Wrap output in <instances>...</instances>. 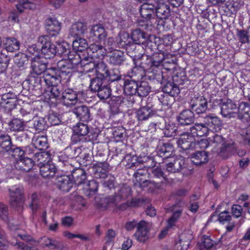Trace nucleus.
<instances>
[{
    "label": "nucleus",
    "mask_w": 250,
    "mask_h": 250,
    "mask_svg": "<svg viewBox=\"0 0 250 250\" xmlns=\"http://www.w3.org/2000/svg\"><path fill=\"white\" fill-rule=\"evenodd\" d=\"M106 54V50L103 45L92 43L89 45L86 54L75 52V58L77 62V66L83 67V71L89 72L94 69L98 61L94 58L102 59Z\"/></svg>",
    "instance_id": "obj_1"
},
{
    "label": "nucleus",
    "mask_w": 250,
    "mask_h": 250,
    "mask_svg": "<svg viewBox=\"0 0 250 250\" xmlns=\"http://www.w3.org/2000/svg\"><path fill=\"white\" fill-rule=\"evenodd\" d=\"M155 10V2L151 0H148V2L144 3L140 6V15L143 18L142 22L145 23L142 24L141 22H140L139 24L141 26H145V29L151 30L149 27L159 24L160 21L156 17Z\"/></svg>",
    "instance_id": "obj_2"
},
{
    "label": "nucleus",
    "mask_w": 250,
    "mask_h": 250,
    "mask_svg": "<svg viewBox=\"0 0 250 250\" xmlns=\"http://www.w3.org/2000/svg\"><path fill=\"white\" fill-rule=\"evenodd\" d=\"M91 91L97 92V96L101 100H106L111 95V90L109 85L104 83L103 80L99 77H96L91 80L90 84Z\"/></svg>",
    "instance_id": "obj_3"
},
{
    "label": "nucleus",
    "mask_w": 250,
    "mask_h": 250,
    "mask_svg": "<svg viewBox=\"0 0 250 250\" xmlns=\"http://www.w3.org/2000/svg\"><path fill=\"white\" fill-rule=\"evenodd\" d=\"M209 139L212 142L211 145L214 147V151L224 158L228 157L232 143L226 141L221 135L218 134H215Z\"/></svg>",
    "instance_id": "obj_4"
},
{
    "label": "nucleus",
    "mask_w": 250,
    "mask_h": 250,
    "mask_svg": "<svg viewBox=\"0 0 250 250\" xmlns=\"http://www.w3.org/2000/svg\"><path fill=\"white\" fill-rule=\"evenodd\" d=\"M31 71L29 75V81L30 82L32 81H40V78L38 76L41 75L47 69L46 68V64L43 62V60L40 56H36L32 59L31 62Z\"/></svg>",
    "instance_id": "obj_5"
},
{
    "label": "nucleus",
    "mask_w": 250,
    "mask_h": 250,
    "mask_svg": "<svg viewBox=\"0 0 250 250\" xmlns=\"http://www.w3.org/2000/svg\"><path fill=\"white\" fill-rule=\"evenodd\" d=\"M184 204L185 203L182 201H180L174 205L172 209L173 213L167 220V226L165 229L162 230L159 235V237L163 238L164 237L169 229L175 226L176 224L182 215Z\"/></svg>",
    "instance_id": "obj_6"
},
{
    "label": "nucleus",
    "mask_w": 250,
    "mask_h": 250,
    "mask_svg": "<svg viewBox=\"0 0 250 250\" xmlns=\"http://www.w3.org/2000/svg\"><path fill=\"white\" fill-rule=\"evenodd\" d=\"M68 60H62L59 61L57 63V67L56 69L62 71V75H71L73 71L76 70L77 66V62L75 58L74 54L70 52L68 56Z\"/></svg>",
    "instance_id": "obj_7"
},
{
    "label": "nucleus",
    "mask_w": 250,
    "mask_h": 250,
    "mask_svg": "<svg viewBox=\"0 0 250 250\" xmlns=\"http://www.w3.org/2000/svg\"><path fill=\"white\" fill-rule=\"evenodd\" d=\"M38 44L41 45V50L45 58H50L57 53V45L51 43L50 38L47 35L39 37Z\"/></svg>",
    "instance_id": "obj_8"
},
{
    "label": "nucleus",
    "mask_w": 250,
    "mask_h": 250,
    "mask_svg": "<svg viewBox=\"0 0 250 250\" xmlns=\"http://www.w3.org/2000/svg\"><path fill=\"white\" fill-rule=\"evenodd\" d=\"M89 131V128L87 124L78 123L73 127V133L71 137V141L74 144L87 141L85 137Z\"/></svg>",
    "instance_id": "obj_9"
},
{
    "label": "nucleus",
    "mask_w": 250,
    "mask_h": 250,
    "mask_svg": "<svg viewBox=\"0 0 250 250\" xmlns=\"http://www.w3.org/2000/svg\"><path fill=\"white\" fill-rule=\"evenodd\" d=\"M208 100L203 96L198 94L194 95L192 97L190 102V107L196 112L197 114L205 113L208 109Z\"/></svg>",
    "instance_id": "obj_10"
},
{
    "label": "nucleus",
    "mask_w": 250,
    "mask_h": 250,
    "mask_svg": "<svg viewBox=\"0 0 250 250\" xmlns=\"http://www.w3.org/2000/svg\"><path fill=\"white\" fill-rule=\"evenodd\" d=\"M79 94V92L71 88H67L62 92L61 101L64 106L72 107L78 103Z\"/></svg>",
    "instance_id": "obj_11"
},
{
    "label": "nucleus",
    "mask_w": 250,
    "mask_h": 250,
    "mask_svg": "<svg viewBox=\"0 0 250 250\" xmlns=\"http://www.w3.org/2000/svg\"><path fill=\"white\" fill-rule=\"evenodd\" d=\"M132 190L130 187L124 184L121 186L117 191L113 197L110 196L108 198V203L117 204L121 201L126 199L131 195Z\"/></svg>",
    "instance_id": "obj_12"
},
{
    "label": "nucleus",
    "mask_w": 250,
    "mask_h": 250,
    "mask_svg": "<svg viewBox=\"0 0 250 250\" xmlns=\"http://www.w3.org/2000/svg\"><path fill=\"white\" fill-rule=\"evenodd\" d=\"M9 192L11 205L16 208L21 207L24 201L23 188L14 187L9 189Z\"/></svg>",
    "instance_id": "obj_13"
},
{
    "label": "nucleus",
    "mask_w": 250,
    "mask_h": 250,
    "mask_svg": "<svg viewBox=\"0 0 250 250\" xmlns=\"http://www.w3.org/2000/svg\"><path fill=\"white\" fill-rule=\"evenodd\" d=\"M58 73L55 67L48 68L43 76L45 83L49 86L59 85L61 83V76Z\"/></svg>",
    "instance_id": "obj_14"
},
{
    "label": "nucleus",
    "mask_w": 250,
    "mask_h": 250,
    "mask_svg": "<svg viewBox=\"0 0 250 250\" xmlns=\"http://www.w3.org/2000/svg\"><path fill=\"white\" fill-rule=\"evenodd\" d=\"M164 0H153L155 4L156 17L160 19H167L170 16V10L169 6L164 2Z\"/></svg>",
    "instance_id": "obj_15"
},
{
    "label": "nucleus",
    "mask_w": 250,
    "mask_h": 250,
    "mask_svg": "<svg viewBox=\"0 0 250 250\" xmlns=\"http://www.w3.org/2000/svg\"><path fill=\"white\" fill-rule=\"evenodd\" d=\"M195 114L190 109L182 111L177 117L178 125L181 126L188 125L194 123Z\"/></svg>",
    "instance_id": "obj_16"
},
{
    "label": "nucleus",
    "mask_w": 250,
    "mask_h": 250,
    "mask_svg": "<svg viewBox=\"0 0 250 250\" xmlns=\"http://www.w3.org/2000/svg\"><path fill=\"white\" fill-rule=\"evenodd\" d=\"M237 107L236 104L232 100H224L221 104V113L224 117L232 118L236 116V112L234 111Z\"/></svg>",
    "instance_id": "obj_17"
},
{
    "label": "nucleus",
    "mask_w": 250,
    "mask_h": 250,
    "mask_svg": "<svg viewBox=\"0 0 250 250\" xmlns=\"http://www.w3.org/2000/svg\"><path fill=\"white\" fill-rule=\"evenodd\" d=\"M149 228L148 224L145 221H141L137 225V229L134 236L137 240L144 242L148 238Z\"/></svg>",
    "instance_id": "obj_18"
},
{
    "label": "nucleus",
    "mask_w": 250,
    "mask_h": 250,
    "mask_svg": "<svg viewBox=\"0 0 250 250\" xmlns=\"http://www.w3.org/2000/svg\"><path fill=\"white\" fill-rule=\"evenodd\" d=\"M61 23L56 18H48L45 21V29L51 36H57L61 30Z\"/></svg>",
    "instance_id": "obj_19"
},
{
    "label": "nucleus",
    "mask_w": 250,
    "mask_h": 250,
    "mask_svg": "<svg viewBox=\"0 0 250 250\" xmlns=\"http://www.w3.org/2000/svg\"><path fill=\"white\" fill-rule=\"evenodd\" d=\"M237 118L243 123H250V105L245 102L241 103L236 113Z\"/></svg>",
    "instance_id": "obj_20"
},
{
    "label": "nucleus",
    "mask_w": 250,
    "mask_h": 250,
    "mask_svg": "<svg viewBox=\"0 0 250 250\" xmlns=\"http://www.w3.org/2000/svg\"><path fill=\"white\" fill-rule=\"evenodd\" d=\"M194 138L190 132L182 134L178 140L179 147L183 150L192 149Z\"/></svg>",
    "instance_id": "obj_21"
},
{
    "label": "nucleus",
    "mask_w": 250,
    "mask_h": 250,
    "mask_svg": "<svg viewBox=\"0 0 250 250\" xmlns=\"http://www.w3.org/2000/svg\"><path fill=\"white\" fill-rule=\"evenodd\" d=\"M208 130H214L216 131L220 129L221 125L219 119L213 114H208L203 117V122Z\"/></svg>",
    "instance_id": "obj_22"
},
{
    "label": "nucleus",
    "mask_w": 250,
    "mask_h": 250,
    "mask_svg": "<svg viewBox=\"0 0 250 250\" xmlns=\"http://www.w3.org/2000/svg\"><path fill=\"white\" fill-rule=\"evenodd\" d=\"M185 159L182 156H179L175 159L173 162L167 163L166 165V168L169 172L177 173L183 169L185 167Z\"/></svg>",
    "instance_id": "obj_23"
},
{
    "label": "nucleus",
    "mask_w": 250,
    "mask_h": 250,
    "mask_svg": "<svg viewBox=\"0 0 250 250\" xmlns=\"http://www.w3.org/2000/svg\"><path fill=\"white\" fill-rule=\"evenodd\" d=\"M73 112L82 121L87 122L91 119L90 110L86 105H80L74 108Z\"/></svg>",
    "instance_id": "obj_24"
},
{
    "label": "nucleus",
    "mask_w": 250,
    "mask_h": 250,
    "mask_svg": "<svg viewBox=\"0 0 250 250\" xmlns=\"http://www.w3.org/2000/svg\"><path fill=\"white\" fill-rule=\"evenodd\" d=\"M87 30L86 24L82 22L73 23L69 29V36L72 37L79 38L82 36Z\"/></svg>",
    "instance_id": "obj_25"
},
{
    "label": "nucleus",
    "mask_w": 250,
    "mask_h": 250,
    "mask_svg": "<svg viewBox=\"0 0 250 250\" xmlns=\"http://www.w3.org/2000/svg\"><path fill=\"white\" fill-rule=\"evenodd\" d=\"M57 187L61 190L67 192L73 186L70 177L67 175H62L57 177L56 182Z\"/></svg>",
    "instance_id": "obj_26"
},
{
    "label": "nucleus",
    "mask_w": 250,
    "mask_h": 250,
    "mask_svg": "<svg viewBox=\"0 0 250 250\" xmlns=\"http://www.w3.org/2000/svg\"><path fill=\"white\" fill-rule=\"evenodd\" d=\"M34 165L33 160L26 157L18 160L15 167L18 170L27 172L32 168Z\"/></svg>",
    "instance_id": "obj_27"
},
{
    "label": "nucleus",
    "mask_w": 250,
    "mask_h": 250,
    "mask_svg": "<svg viewBox=\"0 0 250 250\" xmlns=\"http://www.w3.org/2000/svg\"><path fill=\"white\" fill-rule=\"evenodd\" d=\"M153 105L146 106L140 108L137 112V117L139 121H145L153 115V111L155 110Z\"/></svg>",
    "instance_id": "obj_28"
},
{
    "label": "nucleus",
    "mask_w": 250,
    "mask_h": 250,
    "mask_svg": "<svg viewBox=\"0 0 250 250\" xmlns=\"http://www.w3.org/2000/svg\"><path fill=\"white\" fill-rule=\"evenodd\" d=\"M40 171V174L42 177L50 179L55 176L57 171V168L54 165L48 163L41 165Z\"/></svg>",
    "instance_id": "obj_29"
},
{
    "label": "nucleus",
    "mask_w": 250,
    "mask_h": 250,
    "mask_svg": "<svg viewBox=\"0 0 250 250\" xmlns=\"http://www.w3.org/2000/svg\"><path fill=\"white\" fill-rule=\"evenodd\" d=\"M32 142L36 148L38 150H44L48 147V143L46 136L35 135Z\"/></svg>",
    "instance_id": "obj_30"
},
{
    "label": "nucleus",
    "mask_w": 250,
    "mask_h": 250,
    "mask_svg": "<svg viewBox=\"0 0 250 250\" xmlns=\"http://www.w3.org/2000/svg\"><path fill=\"white\" fill-rule=\"evenodd\" d=\"M90 36L95 37L100 42L104 41L107 36V33L104 27L101 24H97L92 26L90 31Z\"/></svg>",
    "instance_id": "obj_31"
},
{
    "label": "nucleus",
    "mask_w": 250,
    "mask_h": 250,
    "mask_svg": "<svg viewBox=\"0 0 250 250\" xmlns=\"http://www.w3.org/2000/svg\"><path fill=\"white\" fill-rule=\"evenodd\" d=\"M190 133L193 136L207 135L209 130L204 123H195L190 127Z\"/></svg>",
    "instance_id": "obj_32"
},
{
    "label": "nucleus",
    "mask_w": 250,
    "mask_h": 250,
    "mask_svg": "<svg viewBox=\"0 0 250 250\" xmlns=\"http://www.w3.org/2000/svg\"><path fill=\"white\" fill-rule=\"evenodd\" d=\"M108 57L109 63L114 65H121L125 60L124 53L118 50L111 52Z\"/></svg>",
    "instance_id": "obj_33"
},
{
    "label": "nucleus",
    "mask_w": 250,
    "mask_h": 250,
    "mask_svg": "<svg viewBox=\"0 0 250 250\" xmlns=\"http://www.w3.org/2000/svg\"><path fill=\"white\" fill-rule=\"evenodd\" d=\"M191 162L196 166L201 165L208 161V155L206 151L197 150L191 155Z\"/></svg>",
    "instance_id": "obj_34"
},
{
    "label": "nucleus",
    "mask_w": 250,
    "mask_h": 250,
    "mask_svg": "<svg viewBox=\"0 0 250 250\" xmlns=\"http://www.w3.org/2000/svg\"><path fill=\"white\" fill-rule=\"evenodd\" d=\"M98 183L94 180L89 181L82 188L83 193L86 196L90 197L97 192L98 188Z\"/></svg>",
    "instance_id": "obj_35"
},
{
    "label": "nucleus",
    "mask_w": 250,
    "mask_h": 250,
    "mask_svg": "<svg viewBox=\"0 0 250 250\" xmlns=\"http://www.w3.org/2000/svg\"><path fill=\"white\" fill-rule=\"evenodd\" d=\"M38 243H41V245L43 247H48L50 249H62L63 246L60 242L51 239L46 236H44L39 239Z\"/></svg>",
    "instance_id": "obj_36"
},
{
    "label": "nucleus",
    "mask_w": 250,
    "mask_h": 250,
    "mask_svg": "<svg viewBox=\"0 0 250 250\" xmlns=\"http://www.w3.org/2000/svg\"><path fill=\"white\" fill-rule=\"evenodd\" d=\"M173 147L172 145L168 143L160 144L157 147V155L163 159H167L172 154Z\"/></svg>",
    "instance_id": "obj_37"
},
{
    "label": "nucleus",
    "mask_w": 250,
    "mask_h": 250,
    "mask_svg": "<svg viewBox=\"0 0 250 250\" xmlns=\"http://www.w3.org/2000/svg\"><path fill=\"white\" fill-rule=\"evenodd\" d=\"M162 181L155 182L146 179L141 184H139L137 188H140L143 190L147 189L150 192H153L155 189L160 188L162 186Z\"/></svg>",
    "instance_id": "obj_38"
},
{
    "label": "nucleus",
    "mask_w": 250,
    "mask_h": 250,
    "mask_svg": "<svg viewBox=\"0 0 250 250\" xmlns=\"http://www.w3.org/2000/svg\"><path fill=\"white\" fill-rule=\"evenodd\" d=\"M124 83V91L125 94L131 95L137 93L138 85L137 82L127 79Z\"/></svg>",
    "instance_id": "obj_39"
},
{
    "label": "nucleus",
    "mask_w": 250,
    "mask_h": 250,
    "mask_svg": "<svg viewBox=\"0 0 250 250\" xmlns=\"http://www.w3.org/2000/svg\"><path fill=\"white\" fill-rule=\"evenodd\" d=\"M72 46L74 51L71 52L73 54H74L75 52H82L85 50L87 51L88 48L86 40L82 38H77L76 39L73 41Z\"/></svg>",
    "instance_id": "obj_40"
},
{
    "label": "nucleus",
    "mask_w": 250,
    "mask_h": 250,
    "mask_svg": "<svg viewBox=\"0 0 250 250\" xmlns=\"http://www.w3.org/2000/svg\"><path fill=\"white\" fill-rule=\"evenodd\" d=\"M34 164H36L39 167L41 165L48 164L50 161V155L46 151L36 152L33 155Z\"/></svg>",
    "instance_id": "obj_41"
},
{
    "label": "nucleus",
    "mask_w": 250,
    "mask_h": 250,
    "mask_svg": "<svg viewBox=\"0 0 250 250\" xmlns=\"http://www.w3.org/2000/svg\"><path fill=\"white\" fill-rule=\"evenodd\" d=\"M109 166L107 163L101 164L100 166L96 167L95 172L94 173V177L97 179H105L107 178L108 174Z\"/></svg>",
    "instance_id": "obj_42"
},
{
    "label": "nucleus",
    "mask_w": 250,
    "mask_h": 250,
    "mask_svg": "<svg viewBox=\"0 0 250 250\" xmlns=\"http://www.w3.org/2000/svg\"><path fill=\"white\" fill-rule=\"evenodd\" d=\"M131 41V37H130L129 34L123 32L119 33L116 42L119 47L125 48L130 44Z\"/></svg>",
    "instance_id": "obj_43"
},
{
    "label": "nucleus",
    "mask_w": 250,
    "mask_h": 250,
    "mask_svg": "<svg viewBox=\"0 0 250 250\" xmlns=\"http://www.w3.org/2000/svg\"><path fill=\"white\" fill-rule=\"evenodd\" d=\"M5 50L7 52H14L20 48V43L15 38H7L3 41Z\"/></svg>",
    "instance_id": "obj_44"
},
{
    "label": "nucleus",
    "mask_w": 250,
    "mask_h": 250,
    "mask_svg": "<svg viewBox=\"0 0 250 250\" xmlns=\"http://www.w3.org/2000/svg\"><path fill=\"white\" fill-rule=\"evenodd\" d=\"M72 176L74 180L75 185L78 186L85 185V181L86 179L85 172L82 169H78L73 172Z\"/></svg>",
    "instance_id": "obj_45"
},
{
    "label": "nucleus",
    "mask_w": 250,
    "mask_h": 250,
    "mask_svg": "<svg viewBox=\"0 0 250 250\" xmlns=\"http://www.w3.org/2000/svg\"><path fill=\"white\" fill-rule=\"evenodd\" d=\"M174 97L175 96H171L167 94L163 93L157 96V99L155 98L153 99V100L155 101L158 100L160 102V103L162 104V105L164 106H168L169 105H171L174 102ZM152 100V98H148L147 99V101H149L150 102Z\"/></svg>",
    "instance_id": "obj_46"
},
{
    "label": "nucleus",
    "mask_w": 250,
    "mask_h": 250,
    "mask_svg": "<svg viewBox=\"0 0 250 250\" xmlns=\"http://www.w3.org/2000/svg\"><path fill=\"white\" fill-rule=\"evenodd\" d=\"M214 241L210 236L203 235L201 236L200 240L198 242V246L200 250H210L214 246Z\"/></svg>",
    "instance_id": "obj_47"
},
{
    "label": "nucleus",
    "mask_w": 250,
    "mask_h": 250,
    "mask_svg": "<svg viewBox=\"0 0 250 250\" xmlns=\"http://www.w3.org/2000/svg\"><path fill=\"white\" fill-rule=\"evenodd\" d=\"M94 69L96 73L97 77L101 78L102 80L107 77L108 69L106 64L102 61H97Z\"/></svg>",
    "instance_id": "obj_48"
},
{
    "label": "nucleus",
    "mask_w": 250,
    "mask_h": 250,
    "mask_svg": "<svg viewBox=\"0 0 250 250\" xmlns=\"http://www.w3.org/2000/svg\"><path fill=\"white\" fill-rule=\"evenodd\" d=\"M145 76V69L142 67H134L129 72L130 79L136 82L141 80Z\"/></svg>",
    "instance_id": "obj_49"
},
{
    "label": "nucleus",
    "mask_w": 250,
    "mask_h": 250,
    "mask_svg": "<svg viewBox=\"0 0 250 250\" xmlns=\"http://www.w3.org/2000/svg\"><path fill=\"white\" fill-rule=\"evenodd\" d=\"M146 37L145 33L140 29H136L132 32L131 40L136 44H143L146 42Z\"/></svg>",
    "instance_id": "obj_50"
},
{
    "label": "nucleus",
    "mask_w": 250,
    "mask_h": 250,
    "mask_svg": "<svg viewBox=\"0 0 250 250\" xmlns=\"http://www.w3.org/2000/svg\"><path fill=\"white\" fill-rule=\"evenodd\" d=\"M163 93L176 96L180 93L178 86L173 82H168L163 88Z\"/></svg>",
    "instance_id": "obj_51"
},
{
    "label": "nucleus",
    "mask_w": 250,
    "mask_h": 250,
    "mask_svg": "<svg viewBox=\"0 0 250 250\" xmlns=\"http://www.w3.org/2000/svg\"><path fill=\"white\" fill-rule=\"evenodd\" d=\"M16 95L13 92H9L3 94L1 96V104L3 105H9V108H12L15 104Z\"/></svg>",
    "instance_id": "obj_52"
},
{
    "label": "nucleus",
    "mask_w": 250,
    "mask_h": 250,
    "mask_svg": "<svg viewBox=\"0 0 250 250\" xmlns=\"http://www.w3.org/2000/svg\"><path fill=\"white\" fill-rule=\"evenodd\" d=\"M14 145L12 144L11 137L8 135L0 136V147L8 152Z\"/></svg>",
    "instance_id": "obj_53"
},
{
    "label": "nucleus",
    "mask_w": 250,
    "mask_h": 250,
    "mask_svg": "<svg viewBox=\"0 0 250 250\" xmlns=\"http://www.w3.org/2000/svg\"><path fill=\"white\" fill-rule=\"evenodd\" d=\"M217 217V220L222 224H225L227 222H229L231 219V216L228 211H224L220 212L218 215L217 214V211L215 212V214H213L211 217L210 220L211 221L214 220V218Z\"/></svg>",
    "instance_id": "obj_54"
},
{
    "label": "nucleus",
    "mask_w": 250,
    "mask_h": 250,
    "mask_svg": "<svg viewBox=\"0 0 250 250\" xmlns=\"http://www.w3.org/2000/svg\"><path fill=\"white\" fill-rule=\"evenodd\" d=\"M147 174V170L146 169H138L137 170V171L135 172L134 174V176L135 177V186L137 188V187L139 185V184H141L145 181L146 179V176Z\"/></svg>",
    "instance_id": "obj_55"
},
{
    "label": "nucleus",
    "mask_w": 250,
    "mask_h": 250,
    "mask_svg": "<svg viewBox=\"0 0 250 250\" xmlns=\"http://www.w3.org/2000/svg\"><path fill=\"white\" fill-rule=\"evenodd\" d=\"M8 125L10 129L13 131H20L24 129L23 122L17 118L12 120Z\"/></svg>",
    "instance_id": "obj_56"
},
{
    "label": "nucleus",
    "mask_w": 250,
    "mask_h": 250,
    "mask_svg": "<svg viewBox=\"0 0 250 250\" xmlns=\"http://www.w3.org/2000/svg\"><path fill=\"white\" fill-rule=\"evenodd\" d=\"M3 51L0 52V73H3L6 70L10 60L9 57Z\"/></svg>",
    "instance_id": "obj_57"
},
{
    "label": "nucleus",
    "mask_w": 250,
    "mask_h": 250,
    "mask_svg": "<svg viewBox=\"0 0 250 250\" xmlns=\"http://www.w3.org/2000/svg\"><path fill=\"white\" fill-rule=\"evenodd\" d=\"M150 91V87L145 82H142L138 85L137 93L140 97H145L148 95Z\"/></svg>",
    "instance_id": "obj_58"
},
{
    "label": "nucleus",
    "mask_w": 250,
    "mask_h": 250,
    "mask_svg": "<svg viewBox=\"0 0 250 250\" xmlns=\"http://www.w3.org/2000/svg\"><path fill=\"white\" fill-rule=\"evenodd\" d=\"M20 112L22 116L24 118V121L25 122L30 121L31 119L33 117L32 109L29 105L23 106L21 108Z\"/></svg>",
    "instance_id": "obj_59"
},
{
    "label": "nucleus",
    "mask_w": 250,
    "mask_h": 250,
    "mask_svg": "<svg viewBox=\"0 0 250 250\" xmlns=\"http://www.w3.org/2000/svg\"><path fill=\"white\" fill-rule=\"evenodd\" d=\"M151 62L154 67H157L163 62L165 59V55L163 53H155L150 56ZM151 62V60L149 61Z\"/></svg>",
    "instance_id": "obj_60"
},
{
    "label": "nucleus",
    "mask_w": 250,
    "mask_h": 250,
    "mask_svg": "<svg viewBox=\"0 0 250 250\" xmlns=\"http://www.w3.org/2000/svg\"><path fill=\"white\" fill-rule=\"evenodd\" d=\"M209 146V144L208 140L207 139H201V140L194 142L193 144L192 149L194 148L197 150L200 149L202 151L208 147Z\"/></svg>",
    "instance_id": "obj_61"
},
{
    "label": "nucleus",
    "mask_w": 250,
    "mask_h": 250,
    "mask_svg": "<svg viewBox=\"0 0 250 250\" xmlns=\"http://www.w3.org/2000/svg\"><path fill=\"white\" fill-rule=\"evenodd\" d=\"M9 154L14 157L16 159L19 160L22 158V157L24 155L23 150L21 147H18L15 145H13L10 150L8 151Z\"/></svg>",
    "instance_id": "obj_62"
},
{
    "label": "nucleus",
    "mask_w": 250,
    "mask_h": 250,
    "mask_svg": "<svg viewBox=\"0 0 250 250\" xmlns=\"http://www.w3.org/2000/svg\"><path fill=\"white\" fill-rule=\"evenodd\" d=\"M33 126L36 130L41 131L45 128V122L42 118L35 117L33 120Z\"/></svg>",
    "instance_id": "obj_63"
},
{
    "label": "nucleus",
    "mask_w": 250,
    "mask_h": 250,
    "mask_svg": "<svg viewBox=\"0 0 250 250\" xmlns=\"http://www.w3.org/2000/svg\"><path fill=\"white\" fill-rule=\"evenodd\" d=\"M240 135L244 143L250 145V123L246 128L241 130Z\"/></svg>",
    "instance_id": "obj_64"
}]
</instances>
